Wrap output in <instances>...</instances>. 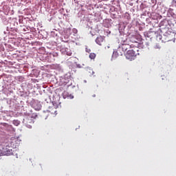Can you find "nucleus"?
<instances>
[{
    "mask_svg": "<svg viewBox=\"0 0 176 176\" xmlns=\"http://www.w3.org/2000/svg\"><path fill=\"white\" fill-rule=\"evenodd\" d=\"M134 43V47H131L130 50H129L125 54L126 58H127V60H130V61L135 60L137 55L139 54L138 52H140V48H138L140 44L137 41H135Z\"/></svg>",
    "mask_w": 176,
    "mask_h": 176,
    "instance_id": "obj_1",
    "label": "nucleus"
},
{
    "mask_svg": "<svg viewBox=\"0 0 176 176\" xmlns=\"http://www.w3.org/2000/svg\"><path fill=\"white\" fill-rule=\"evenodd\" d=\"M124 53H126L125 51H124V50L122 49L120 46H119L118 49L113 52L112 58H116L117 57H118V56L124 55Z\"/></svg>",
    "mask_w": 176,
    "mask_h": 176,
    "instance_id": "obj_2",
    "label": "nucleus"
},
{
    "mask_svg": "<svg viewBox=\"0 0 176 176\" xmlns=\"http://www.w3.org/2000/svg\"><path fill=\"white\" fill-rule=\"evenodd\" d=\"M121 48L123 50L124 52H127L129 49H131V47H134V44H127L126 43V41H124L120 45Z\"/></svg>",
    "mask_w": 176,
    "mask_h": 176,
    "instance_id": "obj_3",
    "label": "nucleus"
},
{
    "mask_svg": "<svg viewBox=\"0 0 176 176\" xmlns=\"http://www.w3.org/2000/svg\"><path fill=\"white\" fill-rule=\"evenodd\" d=\"M1 155L4 156H10V155H13V150L9 148H3L1 150Z\"/></svg>",
    "mask_w": 176,
    "mask_h": 176,
    "instance_id": "obj_4",
    "label": "nucleus"
},
{
    "mask_svg": "<svg viewBox=\"0 0 176 176\" xmlns=\"http://www.w3.org/2000/svg\"><path fill=\"white\" fill-rule=\"evenodd\" d=\"M20 145V140L17 138H14L11 142V146L12 148H17Z\"/></svg>",
    "mask_w": 176,
    "mask_h": 176,
    "instance_id": "obj_5",
    "label": "nucleus"
},
{
    "mask_svg": "<svg viewBox=\"0 0 176 176\" xmlns=\"http://www.w3.org/2000/svg\"><path fill=\"white\" fill-rule=\"evenodd\" d=\"M105 37L102 36H99L96 38V42L98 45H100V46H101V45L102 44V42H104Z\"/></svg>",
    "mask_w": 176,
    "mask_h": 176,
    "instance_id": "obj_6",
    "label": "nucleus"
},
{
    "mask_svg": "<svg viewBox=\"0 0 176 176\" xmlns=\"http://www.w3.org/2000/svg\"><path fill=\"white\" fill-rule=\"evenodd\" d=\"M33 107L35 109V111H41V109H42V105L39 103H35L33 105Z\"/></svg>",
    "mask_w": 176,
    "mask_h": 176,
    "instance_id": "obj_7",
    "label": "nucleus"
},
{
    "mask_svg": "<svg viewBox=\"0 0 176 176\" xmlns=\"http://www.w3.org/2000/svg\"><path fill=\"white\" fill-rule=\"evenodd\" d=\"M65 54H67V56H72V52H71L70 50L66 49L65 50Z\"/></svg>",
    "mask_w": 176,
    "mask_h": 176,
    "instance_id": "obj_8",
    "label": "nucleus"
},
{
    "mask_svg": "<svg viewBox=\"0 0 176 176\" xmlns=\"http://www.w3.org/2000/svg\"><path fill=\"white\" fill-rule=\"evenodd\" d=\"M96 54L95 53H90L89 54V58L91 60H94V58H96Z\"/></svg>",
    "mask_w": 176,
    "mask_h": 176,
    "instance_id": "obj_9",
    "label": "nucleus"
},
{
    "mask_svg": "<svg viewBox=\"0 0 176 176\" xmlns=\"http://www.w3.org/2000/svg\"><path fill=\"white\" fill-rule=\"evenodd\" d=\"M13 124H14V126H19V124H20V121H19V120H14L13 121Z\"/></svg>",
    "mask_w": 176,
    "mask_h": 176,
    "instance_id": "obj_10",
    "label": "nucleus"
},
{
    "mask_svg": "<svg viewBox=\"0 0 176 176\" xmlns=\"http://www.w3.org/2000/svg\"><path fill=\"white\" fill-rule=\"evenodd\" d=\"M89 75L90 76H91V75H94V72L93 71V69H89ZM92 73V74H91Z\"/></svg>",
    "mask_w": 176,
    "mask_h": 176,
    "instance_id": "obj_11",
    "label": "nucleus"
},
{
    "mask_svg": "<svg viewBox=\"0 0 176 176\" xmlns=\"http://www.w3.org/2000/svg\"><path fill=\"white\" fill-rule=\"evenodd\" d=\"M160 45L159 44H157L155 46V49H160Z\"/></svg>",
    "mask_w": 176,
    "mask_h": 176,
    "instance_id": "obj_12",
    "label": "nucleus"
},
{
    "mask_svg": "<svg viewBox=\"0 0 176 176\" xmlns=\"http://www.w3.org/2000/svg\"><path fill=\"white\" fill-rule=\"evenodd\" d=\"M86 52H87V53H89V52H90V50H86Z\"/></svg>",
    "mask_w": 176,
    "mask_h": 176,
    "instance_id": "obj_13",
    "label": "nucleus"
},
{
    "mask_svg": "<svg viewBox=\"0 0 176 176\" xmlns=\"http://www.w3.org/2000/svg\"><path fill=\"white\" fill-rule=\"evenodd\" d=\"M1 155H2V150L1 151L0 150V156Z\"/></svg>",
    "mask_w": 176,
    "mask_h": 176,
    "instance_id": "obj_14",
    "label": "nucleus"
},
{
    "mask_svg": "<svg viewBox=\"0 0 176 176\" xmlns=\"http://www.w3.org/2000/svg\"><path fill=\"white\" fill-rule=\"evenodd\" d=\"M107 49H109V46H107Z\"/></svg>",
    "mask_w": 176,
    "mask_h": 176,
    "instance_id": "obj_15",
    "label": "nucleus"
},
{
    "mask_svg": "<svg viewBox=\"0 0 176 176\" xmlns=\"http://www.w3.org/2000/svg\"><path fill=\"white\" fill-rule=\"evenodd\" d=\"M113 60H115V59H111V61H113Z\"/></svg>",
    "mask_w": 176,
    "mask_h": 176,
    "instance_id": "obj_16",
    "label": "nucleus"
}]
</instances>
